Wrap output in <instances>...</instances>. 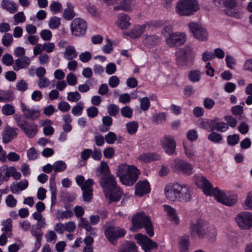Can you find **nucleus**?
<instances>
[{
    "instance_id": "nucleus-42",
    "label": "nucleus",
    "mask_w": 252,
    "mask_h": 252,
    "mask_svg": "<svg viewBox=\"0 0 252 252\" xmlns=\"http://www.w3.org/2000/svg\"><path fill=\"white\" fill-rule=\"evenodd\" d=\"M138 126V123L135 121L129 122L126 125L127 131L130 135L134 134L136 132Z\"/></svg>"
},
{
    "instance_id": "nucleus-12",
    "label": "nucleus",
    "mask_w": 252,
    "mask_h": 252,
    "mask_svg": "<svg viewBox=\"0 0 252 252\" xmlns=\"http://www.w3.org/2000/svg\"><path fill=\"white\" fill-rule=\"evenodd\" d=\"M87 28V24L86 21L80 18L74 19L70 24L71 33L75 36L84 35L86 33Z\"/></svg>"
},
{
    "instance_id": "nucleus-10",
    "label": "nucleus",
    "mask_w": 252,
    "mask_h": 252,
    "mask_svg": "<svg viewBox=\"0 0 252 252\" xmlns=\"http://www.w3.org/2000/svg\"><path fill=\"white\" fill-rule=\"evenodd\" d=\"M239 227L243 230H249L252 228V213L242 212L235 218Z\"/></svg>"
},
{
    "instance_id": "nucleus-22",
    "label": "nucleus",
    "mask_w": 252,
    "mask_h": 252,
    "mask_svg": "<svg viewBox=\"0 0 252 252\" xmlns=\"http://www.w3.org/2000/svg\"><path fill=\"white\" fill-rule=\"evenodd\" d=\"M19 130L15 127H8L2 133V141L4 143L10 142L17 137Z\"/></svg>"
},
{
    "instance_id": "nucleus-25",
    "label": "nucleus",
    "mask_w": 252,
    "mask_h": 252,
    "mask_svg": "<svg viewBox=\"0 0 252 252\" xmlns=\"http://www.w3.org/2000/svg\"><path fill=\"white\" fill-rule=\"evenodd\" d=\"M0 6L11 14L15 13L18 11V5L12 0H2Z\"/></svg>"
},
{
    "instance_id": "nucleus-27",
    "label": "nucleus",
    "mask_w": 252,
    "mask_h": 252,
    "mask_svg": "<svg viewBox=\"0 0 252 252\" xmlns=\"http://www.w3.org/2000/svg\"><path fill=\"white\" fill-rule=\"evenodd\" d=\"M129 20L130 18L127 15L122 13L118 16L116 25L121 29H126L130 25Z\"/></svg>"
},
{
    "instance_id": "nucleus-18",
    "label": "nucleus",
    "mask_w": 252,
    "mask_h": 252,
    "mask_svg": "<svg viewBox=\"0 0 252 252\" xmlns=\"http://www.w3.org/2000/svg\"><path fill=\"white\" fill-rule=\"evenodd\" d=\"M21 107L24 116L26 119L34 121L40 117V114L38 110L30 108L22 102L21 103Z\"/></svg>"
},
{
    "instance_id": "nucleus-6",
    "label": "nucleus",
    "mask_w": 252,
    "mask_h": 252,
    "mask_svg": "<svg viewBox=\"0 0 252 252\" xmlns=\"http://www.w3.org/2000/svg\"><path fill=\"white\" fill-rule=\"evenodd\" d=\"M213 196L218 202L227 206H233L238 200L236 193L232 192H225L219 189L218 188H216V190L214 192Z\"/></svg>"
},
{
    "instance_id": "nucleus-30",
    "label": "nucleus",
    "mask_w": 252,
    "mask_h": 252,
    "mask_svg": "<svg viewBox=\"0 0 252 252\" xmlns=\"http://www.w3.org/2000/svg\"><path fill=\"white\" fill-rule=\"evenodd\" d=\"M159 158V156L154 153H147L141 154L138 158L139 160L149 162L154 160H158Z\"/></svg>"
},
{
    "instance_id": "nucleus-54",
    "label": "nucleus",
    "mask_w": 252,
    "mask_h": 252,
    "mask_svg": "<svg viewBox=\"0 0 252 252\" xmlns=\"http://www.w3.org/2000/svg\"><path fill=\"white\" fill-rule=\"evenodd\" d=\"M1 97L4 98L3 102H10L14 99V96L12 93L9 91H0Z\"/></svg>"
},
{
    "instance_id": "nucleus-62",
    "label": "nucleus",
    "mask_w": 252,
    "mask_h": 252,
    "mask_svg": "<svg viewBox=\"0 0 252 252\" xmlns=\"http://www.w3.org/2000/svg\"><path fill=\"white\" fill-rule=\"evenodd\" d=\"M13 40L11 34L9 33H5L2 38V44L5 46L8 47L12 43Z\"/></svg>"
},
{
    "instance_id": "nucleus-39",
    "label": "nucleus",
    "mask_w": 252,
    "mask_h": 252,
    "mask_svg": "<svg viewBox=\"0 0 252 252\" xmlns=\"http://www.w3.org/2000/svg\"><path fill=\"white\" fill-rule=\"evenodd\" d=\"M221 1L226 9H233L237 5L236 0H215V4L219 6Z\"/></svg>"
},
{
    "instance_id": "nucleus-11",
    "label": "nucleus",
    "mask_w": 252,
    "mask_h": 252,
    "mask_svg": "<svg viewBox=\"0 0 252 252\" xmlns=\"http://www.w3.org/2000/svg\"><path fill=\"white\" fill-rule=\"evenodd\" d=\"M171 168L177 172H181L184 174L189 175L193 173V166L186 161L176 158L171 164Z\"/></svg>"
},
{
    "instance_id": "nucleus-51",
    "label": "nucleus",
    "mask_w": 252,
    "mask_h": 252,
    "mask_svg": "<svg viewBox=\"0 0 252 252\" xmlns=\"http://www.w3.org/2000/svg\"><path fill=\"white\" fill-rule=\"evenodd\" d=\"M1 111L4 115L9 116L14 114L15 110L13 105L10 104H6L2 106Z\"/></svg>"
},
{
    "instance_id": "nucleus-4",
    "label": "nucleus",
    "mask_w": 252,
    "mask_h": 252,
    "mask_svg": "<svg viewBox=\"0 0 252 252\" xmlns=\"http://www.w3.org/2000/svg\"><path fill=\"white\" fill-rule=\"evenodd\" d=\"M200 9L197 0H179L177 3L175 10L181 16H189Z\"/></svg>"
},
{
    "instance_id": "nucleus-37",
    "label": "nucleus",
    "mask_w": 252,
    "mask_h": 252,
    "mask_svg": "<svg viewBox=\"0 0 252 252\" xmlns=\"http://www.w3.org/2000/svg\"><path fill=\"white\" fill-rule=\"evenodd\" d=\"M11 166H8L7 165H3L0 167V174H1L3 180L5 182H7L10 177Z\"/></svg>"
},
{
    "instance_id": "nucleus-41",
    "label": "nucleus",
    "mask_w": 252,
    "mask_h": 252,
    "mask_svg": "<svg viewBox=\"0 0 252 252\" xmlns=\"http://www.w3.org/2000/svg\"><path fill=\"white\" fill-rule=\"evenodd\" d=\"M189 80L193 82H197L200 80L201 72L198 70H191L188 74Z\"/></svg>"
},
{
    "instance_id": "nucleus-48",
    "label": "nucleus",
    "mask_w": 252,
    "mask_h": 252,
    "mask_svg": "<svg viewBox=\"0 0 252 252\" xmlns=\"http://www.w3.org/2000/svg\"><path fill=\"white\" fill-rule=\"evenodd\" d=\"M166 118V115L164 113H159L154 114L152 117V122L158 125L164 121Z\"/></svg>"
},
{
    "instance_id": "nucleus-59",
    "label": "nucleus",
    "mask_w": 252,
    "mask_h": 252,
    "mask_svg": "<svg viewBox=\"0 0 252 252\" xmlns=\"http://www.w3.org/2000/svg\"><path fill=\"white\" fill-rule=\"evenodd\" d=\"M224 120L226 122L228 127L230 126L232 128H234L236 126L237 124V121L235 118L231 115H227L224 117Z\"/></svg>"
},
{
    "instance_id": "nucleus-8",
    "label": "nucleus",
    "mask_w": 252,
    "mask_h": 252,
    "mask_svg": "<svg viewBox=\"0 0 252 252\" xmlns=\"http://www.w3.org/2000/svg\"><path fill=\"white\" fill-rule=\"evenodd\" d=\"M193 179L196 186L202 189L205 194L213 195L216 190V188H213L212 184L206 177L199 174H196L193 176Z\"/></svg>"
},
{
    "instance_id": "nucleus-35",
    "label": "nucleus",
    "mask_w": 252,
    "mask_h": 252,
    "mask_svg": "<svg viewBox=\"0 0 252 252\" xmlns=\"http://www.w3.org/2000/svg\"><path fill=\"white\" fill-rule=\"evenodd\" d=\"M119 252H137V247L132 241H128L124 244Z\"/></svg>"
},
{
    "instance_id": "nucleus-49",
    "label": "nucleus",
    "mask_w": 252,
    "mask_h": 252,
    "mask_svg": "<svg viewBox=\"0 0 252 252\" xmlns=\"http://www.w3.org/2000/svg\"><path fill=\"white\" fill-rule=\"evenodd\" d=\"M39 37L37 35H28L24 36L25 43L34 45L37 44L39 41Z\"/></svg>"
},
{
    "instance_id": "nucleus-46",
    "label": "nucleus",
    "mask_w": 252,
    "mask_h": 252,
    "mask_svg": "<svg viewBox=\"0 0 252 252\" xmlns=\"http://www.w3.org/2000/svg\"><path fill=\"white\" fill-rule=\"evenodd\" d=\"M208 139L215 143H219L222 140V136L216 132H212L208 135Z\"/></svg>"
},
{
    "instance_id": "nucleus-3",
    "label": "nucleus",
    "mask_w": 252,
    "mask_h": 252,
    "mask_svg": "<svg viewBox=\"0 0 252 252\" xmlns=\"http://www.w3.org/2000/svg\"><path fill=\"white\" fill-rule=\"evenodd\" d=\"M139 170L134 165L123 163L118 166L117 175L121 182L125 185H133L138 178Z\"/></svg>"
},
{
    "instance_id": "nucleus-33",
    "label": "nucleus",
    "mask_w": 252,
    "mask_h": 252,
    "mask_svg": "<svg viewBox=\"0 0 252 252\" xmlns=\"http://www.w3.org/2000/svg\"><path fill=\"white\" fill-rule=\"evenodd\" d=\"M213 126L211 127V130H216L217 131L224 132L228 129V126L224 122H217L213 120Z\"/></svg>"
},
{
    "instance_id": "nucleus-56",
    "label": "nucleus",
    "mask_w": 252,
    "mask_h": 252,
    "mask_svg": "<svg viewBox=\"0 0 252 252\" xmlns=\"http://www.w3.org/2000/svg\"><path fill=\"white\" fill-rule=\"evenodd\" d=\"M5 203L7 207L14 208L16 206L17 201L12 194H9L5 198Z\"/></svg>"
},
{
    "instance_id": "nucleus-58",
    "label": "nucleus",
    "mask_w": 252,
    "mask_h": 252,
    "mask_svg": "<svg viewBox=\"0 0 252 252\" xmlns=\"http://www.w3.org/2000/svg\"><path fill=\"white\" fill-rule=\"evenodd\" d=\"M140 102V108L143 111H147L150 106V102L148 97H144L139 99Z\"/></svg>"
},
{
    "instance_id": "nucleus-63",
    "label": "nucleus",
    "mask_w": 252,
    "mask_h": 252,
    "mask_svg": "<svg viewBox=\"0 0 252 252\" xmlns=\"http://www.w3.org/2000/svg\"><path fill=\"white\" fill-rule=\"evenodd\" d=\"M132 110L128 106H125L121 108V113L122 115L126 118L130 119L132 115Z\"/></svg>"
},
{
    "instance_id": "nucleus-24",
    "label": "nucleus",
    "mask_w": 252,
    "mask_h": 252,
    "mask_svg": "<svg viewBox=\"0 0 252 252\" xmlns=\"http://www.w3.org/2000/svg\"><path fill=\"white\" fill-rule=\"evenodd\" d=\"M29 183L27 180L19 182L18 183H12L10 185V191L14 194H18L20 191H22L28 187Z\"/></svg>"
},
{
    "instance_id": "nucleus-16",
    "label": "nucleus",
    "mask_w": 252,
    "mask_h": 252,
    "mask_svg": "<svg viewBox=\"0 0 252 252\" xmlns=\"http://www.w3.org/2000/svg\"><path fill=\"white\" fill-rule=\"evenodd\" d=\"M134 239L145 252H151L152 249H156L158 247L157 243L145 235L138 233L134 236Z\"/></svg>"
},
{
    "instance_id": "nucleus-34",
    "label": "nucleus",
    "mask_w": 252,
    "mask_h": 252,
    "mask_svg": "<svg viewBox=\"0 0 252 252\" xmlns=\"http://www.w3.org/2000/svg\"><path fill=\"white\" fill-rule=\"evenodd\" d=\"M147 25H137L129 32L128 35L134 38L139 37L144 32Z\"/></svg>"
},
{
    "instance_id": "nucleus-29",
    "label": "nucleus",
    "mask_w": 252,
    "mask_h": 252,
    "mask_svg": "<svg viewBox=\"0 0 252 252\" xmlns=\"http://www.w3.org/2000/svg\"><path fill=\"white\" fill-rule=\"evenodd\" d=\"M160 41V38L156 35H146L143 39V42L145 44L151 46L158 45Z\"/></svg>"
},
{
    "instance_id": "nucleus-5",
    "label": "nucleus",
    "mask_w": 252,
    "mask_h": 252,
    "mask_svg": "<svg viewBox=\"0 0 252 252\" xmlns=\"http://www.w3.org/2000/svg\"><path fill=\"white\" fill-rule=\"evenodd\" d=\"M132 224L135 228H144L150 237L153 236L154 232L152 223L150 217L144 212H140L136 213L132 217Z\"/></svg>"
},
{
    "instance_id": "nucleus-60",
    "label": "nucleus",
    "mask_w": 252,
    "mask_h": 252,
    "mask_svg": "<svg viewBox=\"0 0 252 252\" xmlns=\"http://www.w3.org/2000/svg\"><path fill=\"white\" fill-rule=\"evenodd\" d=\"M105 140L109 144H113L117 140V135L113 132H109L105 135Z\"/></svg>"
},
{
    "instance_id": "nucleus-38",
    "label": "nucleus",
    "mask_w": 252,
    "mask_h": 252,
    "mask_svg": "<svg viewBox=\"0 0 252 252\" xmlns=\"http://www.w3.org/2000/svg\"><path fill=\"white\" fill-rule=\"evenodd\" d=\"M183 146L185 154L187 157L190 159L193 158L195 157L196 154V150L194 145L191 144L187 146L185 144H184Z\"/></svg>"
},
{
    "instance_id": "nucleus-47",
    "label": "nucleus",
    "mask_w": 252,
    "mask_h": 252,
    "mask_svg": "<svg viewBox=\"0 0 252 252\" xmlns=\"http://www.w3.org/2000/svg\"><path fill=\"white\" fill-rule=\"evenodd\" d=\"M84 107V103L82 101H79L72 107V113L76 116H80L82 114Z\"/></svg>"
},
{
    "instance_id": "nucleus-31",
    "label": "nucleus",
    "mask_w": 252,
    "mask_h": 252,
    "mask_svg": "<svg viewBox=\"0 0 252 252\" xmlns=\"http://www.w3.org/2000/svg\"><path fill=\"white\" fill-rule=\"evenodd\" d=\"M76 16L74 6L70 2L66 3V8L63 12V17L66 20H71Z\"/></svg>"
},
{
    "instance_id": "nucleus-17",
    "label": "nucleus",
    "mask_w": 252,
    "mask_h": 252,
    "mask_svg": "<svg viewBox=\"0 0 252 252\" xmlns=\"http://www.w3.org/2000/svg\"><path fill=\"white\" fill-rule=\"evenodd\" d=\"M178 201L188 202L191 200L192 188L189 185L178 184Z\"/></svg>"
},
{
    "instance_id": "nucleus-20",
    "label": "nucleus",
    "mask_w": 252,
    "mask_h": 252,
    "mask_svg": "<svg viewBox=\"0 0 252 252\" xmlns=\"http://www.w3.org/2000/svg\"><path fill=\"white\" fill-rule=\"evenodd\" d=\"M164 194L166 199L171 201H178V184L166 186L164 189Z\"/></svg>"
},
{
    "instance_id": "nucleus-52",
    "label": "nucleus",
    "mask_w": 252,
    "mask_h": 252,
    "mask_svg": "<svg viewBox=\"0 0 252 252\" xmlns=\"http://www.w3.org/2000/svg\"><path fill=\"white\" fill-rule=\"evenodd\" d=\"M239 140L240 137L237 134L229 135L227 137V142L230 146H235L239 143Z\"/></svg>"
},
{
    "instance_id": "nucleus-7",
    "label": "nucleus",
    "mask_w": 252,
    "mask_h": 252,
    "mask_svg": "<svg viewBox=\"0 0 252 252\" xmlns=\"http://www.w3.org/2000/svg\"><path fill=\"white\" fill-rule=\"evenodd\" d=\"M176 55L177 63L180 65L185 64L195 57L192 49L188 46L179 49L176 51Z\"/></svg>"
},
{
    "instance_id": "nucleus-19",
    "label": "nucleus",
    "mask_w": 252,
    "mask_h": 252,
    "mask_svg": "<svg viewBox=\"0 0 252 252\" xmlns=\"http://www.w3.org/2000/svg\"><path fill=\"white\" fill-rule=\"evenodd\" d=\"M24 133L30 138L33 137L37 132V125L34 122H28L26 121L22 126L20 127Z\"/></svg>"
},
{
    "instance_id": "nucleus-57",
    "label": "nucleus",
    "mask_w": 252,
    "mask_h": 252,
    "mask_svg": "<svg viewBox=\"0 0 252 252\" xmlns=\"http://www.w3.org/2000/svg\"><path fill=\"white\" fill-rule=\"evenodd\" d=\"M81 98V95L78 92L67 93V99L71 102H77Z\"/></svg>"
},
{
    "instance_id": "nucleus-45",
    "label": "nucleus",
    "mask_w": 252,
    "mask_h": 252,
    "mask_svg": "<svg viewBox=\"0 0 252 252\" xmlns=\"http://www.w3.org/2000/svg\"><path fill=\"white\" fill-rule=\"evenodd\" d=\"M49 8L54 14L61 12L63 10L62 4L58 1H52L49 6Z\"/></svg>"
},
{
    "instance_id": "nucleus-15",
    "label": "nucleus",
    "mask_w": 252,
    "mask_h": 252,
    "mask_svg": "<svg viewBox=\"0 0 252 252\" xmlns=\"http://www.w3.org/2000/svg\"><path fill=\"white\" fill-rule=\"evenodd\" d=\"M190 31L194 37L200 41H206L208 39V33L205 29L199 24L191 22L188 25Z\"/></svg>"
},
{
    "instance_id": "nucleus-44",
    "label": "nucleus",
    "mask_w": 252,
    "mask_h": 252,
    "mask_svg": "<svg viewBox=\"0 0 252 252\" xmlns=\"http://www.w3.org/2000/svg\"><path fill=\"white\" fill-rule=\"evenodd\" d=\"M53 166L54 171L55 173L63 171L66 169L67 167L66 163L62 160H58L55 162ZM55 174L56 175V173Z\"/></svg>"
},
{
    "instance_id": "nucleus-32",
    "label": "nucleus",
    "mask_w": 252,
    "mask_h": 252,
    "mask_svg": "<svg viewBox=\"0 0 252 252\" xmlns=\"http://www.w3.org/2000/svg\"><path fill=\"white\" fill-rule=\"evenodd\" d=\"M78 53L75 48L71 45L66 47L63 53V57L66 60H72L77 57Z\"/></svg>"
},
{
    "instance_id": "nucleus-14",
    "label": "nucleus",
    "mask_w": 252,
    "mask_h": 252,
    "mask_svg": "<svg viewBox=\"0 0 252 252\" xmlns=\"http://www.w3.org/2000/svg\"><path fill=\"white\" fill-rule=\"evenodd\" d=\"M126 233V230L120 227L110 226L105 231L107 239L113 244H115L117 239L124 236Z\"/></svg>"
},
{
    "instance_id": "nucleus-2",
    "label": "nucleus",
    "mask_w": 252,
    "mask_h": 252,
    "mask_svg": "<svg viewBox=\"0 0 252 252\" xmlns=\"http://www.w3.org/2000/svg\"><path fill=\"white\" fill-rule=\"evenodd\" d=\"M190 230V235L192 236L197 235L200 238H207L211 243L216 240L217 236L216 228L206 221L202 220H197L191 225Z\"/></svg>"
},
{
    "instance_id": "nucleus-1",
    "label": "nucleus",
    "mask_w": 252,
    "mask_h": 252,
    "mask_svg": "<svg viewBox=\"0 0 252 252\" xmlns=\"http://www.w3.org/2000/svg\"><path fill=\"white\" fill-rule=\"evenodd\" d=\"M100 186L103 188L105 197L109 199V203L119 201L123 194L122 191L117 186V182L113 175L102 176L99 181Z\"/></svg>"
},
{
    "instance_id": "nucleus-13",
    "label": "nucleus",
    "mask_w": 252,
    "mask_h": 252,
    "mask_svg": "<svg viewBox=\"0 0 252 252\" xmlns=\"http://www.w3.org/2000/svg\"><path fill=\"white\" fill-rule=\"evenodd\" d=\"M186 41V35L184 32H175L165 38V43L170 47L182 45Z\"/></svg>"
},
{
    "instance_id": "nucleus-55",
    "label": "nucleus",
    "mask_w": 252,
    "mask_h": 252,
    "mask_svg": "<svg viewBox=\"0 0 252 252\" xmlns=\"http://www.w3.org/2000/svg\"><path fill=\"white\" fill-rule=\"evenodd\" d=\"M107 112L110 116L115 117L119 112V108L115 104H111L107 106Z\"/></svg>"
},
{
    "instance_id": "nucleus-9",
    "label": "nucleus",
    "mask_w": 252,
    "mask_h": 252,
    "mask_svg": "<svg viewBox=\"0 0 252 252\" xmlns=\"http://www.w3.org/2000/svg\"><path fill=\"white\" fill-rule=\"evenodd\" d=\"M160 143L164 151L168 155H176V142L174 137L170 135H164L160 140Z\"/></svg>"
},
{
    "instance_id": "nucleus-61",
    "label": "nucleus",
    "mask_w": 252,
    "mask_h": 252,
    "mask_svg": "<svg viewBox=\"0 0 252 252\" xmlns=\"http://www.w3.org/2000/svg\"><path fill=\"white\" fill-rule=\"evenodd\" d=\"M39 34L41 38L44 41H49L52 37V32L50 30L47 29L42 30L40 32Z\"/></svg>"
},
{
    "instance_id": "nucleus-40",
    "label": "nucleus",
    "mask_w": 252,
    "mask_h": 252,
    "mask_svg": "<svg viewBox=\"0 0 252 252\" xmlns=\"http://www.w3.org/2000/svg\"><path fill=\"white\" fill-rule=\"evenodd\" d=\"M73 216V213L70 210H68L64 211L59 210L57 212V218L60 220H62L64 219H69Z\"/></svg>"
},
{
    "instance_id": "nucleus-43",
    "label": "nucleus",
    "mask_w": 252,
    "mask_h": 252,
    "mask_svg": "<svg viewBox=\"0 0 252 252\" xmlns=\"http://www.w3.org/2000/svg\"><path fill=\"white\" fill-rule=\"evenodd\" d=\"M224 13L228 16L234 17L237 19L242 18L243 17V13L238 10L237 9H225Z\"/></svg>"
},
{
    "instance_id": "nucleus-53",
    "label": "nucleus",
    "mask_w": 252,
    "mask_h": 252,
    "mask_svg": "<svg viewBox=\"0 0 252 252\" xmlns=\"http://www.w3.org/2000/svg\"><path fill=\"white\" fill-rule=\"evenodd\" d=\"M61 25L60 19L56 16L52 17L48 23V26L51 29H57Z\"/></svg>"
},
{
    "instance_id": "nucleus-36",
    "label": "nucleus",
    "mask_w": 252,
    "mask_h": 252,
    "mask_svg": "<svg viewBox=\"0 0 252 252\" xmlns=\"http://www.w3.org/2000/svg\"><path fill=\"white\" fill-rule=\"evenodd\" d=\"M189 240L188 236L182 237L179 241V248L181 252H188Z\"/></svg>"
},
{
    "instance_id": "nucleus-23",
    "label": "nucleus",
    "mask_w": 252,
    "mask_h": 252,
    "mask_svg": "<svg viewBox=\"0 0 252 252\" xmlns=\"http://www.w3.org/2000/svg\"><path fill=\"white\" fill-rule=\"evenodd\" d=\"M31 63L30 59L27 56L19 58L15 61L13 69L15 71H18L22 68H27Z\"/></svg>"
},
{
    "instance_id": "nucleus-26",
    "label": "nucleus",
    "mask_w": 252,
    "mask_h": 252,
    "mask_svg": "<svg viewBox=\"0 0 252 252\" xmlns=\"http://www.w3.org/2000/svg\"><path fill=\"white\" fill-rule=\"evenodd\" d=\"M163 208L169 219L173 222L178 224L179 222V220L176 214L175 209L170 206L166 204L163 205Z\"/></svg>"
},
{
    "instance_id": "nucleus-21",
    "label": "nucleus",
    "mask_w": 252,
    "mask_h": 252,
    "mask_svg": "<svg viewBox=\"0 0 252 252\" xmlns=\"http://www.w3.org/2000/svg\"><path fill=\"white\" fill-rule=\"evenodd\" d=\"M150 190V184L147 181H139L135 186V194L141 197L148 193Z\"/></svg>"
},
{
    "instance_id": "nucleus-64",
    "label": "nucleus",
    "mask_w": 252,
    "mask_h": 252,
    "mask_svg": "<svg viewBox=\"0 0 252 252\" xmlns=\"http://www.w3.org/2000/svg\"><path fill=\"white\" fill-rule=\"evenodd\" d=\"M246 209L252 210V191L248 193L244 202Z\"/></svg>"
},
{
    "instance_id": "nucleus-50",
    "label": "nucleus",
    "mask_w": 252,
    "mask_h": 252,
    "mask_svg": "<svg viewBox=\"0 0 252 252\" xmlns=\"http://www.w3.org/2000/svg\"><path fill=\"white\" fill-rule=\"evenodd\" d=\"M14 24L17 25L20 23H24L26 21V16L22 11H20L14 15Z\"/></svg>"
},
{
    "instance_id": "nucleus-28",
    "label": "nucleus",
    "mask_w": 252,
    "mask_h": 252,
    "mask_svg": "<svg viewBox=\"0 0 252 252\" xmlns=\"http://www.w3.org/2000/svg\"><path fill=\"white\" fill-rule=\"evenodd\" d=\"M49 187L51 193V206L56 203L57 187L55 182V174L51 175L49 181Z\"/></svg>"
}]
</instances>
